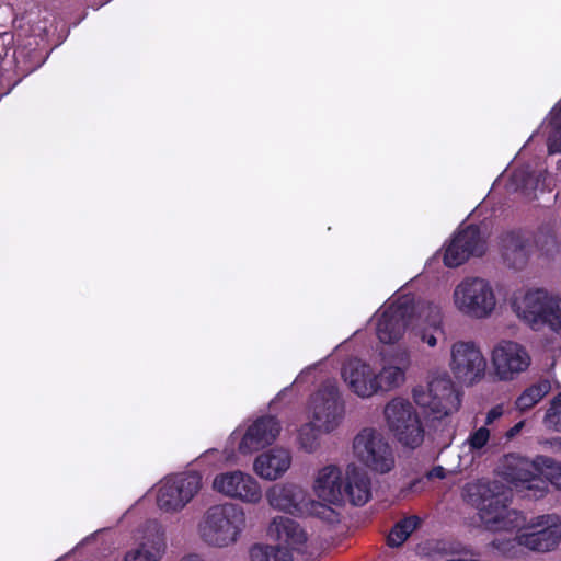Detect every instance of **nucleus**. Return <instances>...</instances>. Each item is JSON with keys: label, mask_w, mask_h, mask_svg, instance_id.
<instances>
[{"label": "nucleus", "mask_w": 561, "mask_h": 561, "mask_svg": "<svg viewBox=\"0 0 561 561\" xmlns=\"http://www.w3.org/2000/svg\"><path fill=\"white\" fill-rule=\"evenodd\" d=\"M461 496L477 508L479 520L485 530L519 534L527 525V516L510 506V495L496 481L468 482L462 488Z\"/></svg>", "instance_id": "1"}, {"label": "nucleus", "mask_w": 561, "mask_h": 561, "mask_svg": "<svg viewBox=\"0 0 561 561\" xmlns=\"http://www.w3.org/2000/svg\"><path fill=\"white\" fill-rule=\"evenodd\" d=\"M410 366L411 358L407 351L385 359L380 368L363 359L351 358L343 364L341 377L352 393L369 399L403 386Z\"/></svg>", "instance_id": "2"}, {"label": "nucleus", "mask_w": 561, "mask_h": 561, "mask_svg": "<svg viewBox=\"0 0 561 561\" xmlns=\"http://www.w3.org/2000/svg\"><path fill=\"white\" fill-rule=\"evenodd\" d=\"M247 528V514L233 502L207 507L196 524V536L208 548L226 549L237 545Z\"/></svg>", "instance_id": "3"}, {"label": "nucleus", "mask_w": 561, "mask_h": 561, "mask_svg": "<svg viewBox=\"0 0 561 561\" xmlns=\"http://www.w3.org/2000/svg\"><path fill=\"white\" fill-rule=\"evenodd\" d=\"M561 543V515L541 514L527 518L526 527L514 538L493 540L492 546L501 553L513 556L517 546L535 552H550Z\"/></svg>", "instance_id": "4"}, {"label": "nucleus", "mask_w": 561, "mask_h": 561, "mask_svg": "<svg viewBox=\"0 0 561 561\" xmlns=\"http://www.w3.org/2000/svg\"><path fill=\"white\" fill-rule=\"evenodd\" d=\"M266 501L276 510L295 516H313L333 523L337 520L334 508L318 502L299 484L276 483L267 489Z\"/></svg>", "instance_id": "5"}, {"label": "nucleus", "mask_w": 561, "mask_h": 561, "mask_svg": "<svg viewBox=\"0 0 561 561\" xmlns=\"http://www.w3.org/2000/svg\"><path fill=\"white\" fill-rule=\"evenodd\" d=\"M453 305L462 316L476 320L490 318L497 309L494 285L486 278L468 276L453 291Z\"/></svg>", "instance_id": "6"}, {"label": "nucleus", "mask_w": 561, "mask_h": 561, "mask_svg": "<svg viewBox=\"0 0 561 561\" xmlns=\"http://www.w3.org/2000/svg\"><path fill=\"white\" fill-rule=\"evenodd\" d=\"M387 428L403 447L415 449L424 440L425 430L414 405L397 397L383 408Z\"/></svg>", "instance_id": "7"}, {"label": "nucleus", "mask_w": 561, "mask_h": 561, "mask_svg": "<svg viewBox=\"0 0 561 561\" xmlns=\"http://www.w3.org/2000/svg\"><path fill=\"white\" fill-rule=\"evenodd\" d=\"M447 365L454 379L465 387H473L486 376L488 360L471 340H456L449 345Z\"/></svg>", "instance_id": "8"}, {"label": "nucleus", "mask_w": 561, "mask_h": 561, "mask_svg": "<svg viewBox=\"0 0 561 561\" xmlns=\"http://www.w3.org/2000/svg\"><path fill=\"white\" fill-rule=\"evenodd\" d=\"M413 398L435 420L450 415L460 407L454 382L447 373L432 376L425 388L414 389Z\"/></svg>", "instance_id": "9"}, {"label": "nucleus", "mask_w": 561, "mask_h": 561, "mask_svg": "<svg viewBox=\"0 0 561 561\" xmlns=\"http://www.w3.org/2000/svg\"><path fill=\"white\" fill-rule=\"evenodd\" d=\"M353 455L366 468L387 473L394 468V453L385 435L373 427L363 428L353 439Z\"/></svg>", "instance_id": "10"}, {"label": "nucleus", "mask_w": 561, "mask_h": 561, "mask_svg": "<svg viewBox=\"0 0 561 561\" xmlns=\"http://www.w3.org/2000/svg\"><path fill=\"white\" fill-rule=\"evenodd\" d=\"M309 417L322 433L336 430L344 417V404L335 381L321 385L309 402Z\"/></svg>", "instance_id": "11"}, {"label": "nucleus", "mask_w": 561, "mask_h": 561, "mask_svg": "<svg viewBox=\"0 0 561 561\" xmlns=\"http://www.w3.org/2000/svg\"><path fill=\"white\" fill-rule=\"evenodd\" d=\"M490 362L494 377L499 381H513L531 366V355L523 344L502 340L490 352Z\"/></svg>", "instance_id": "12"}, {"label": "nucleus", "mask_w": 561, "mask_h": 561, "mask_svg": "<svg viewBox=\"0 0 561 561\" xmlns=\"http://www.w3.org/2000/svg\"><path fill=\"white\" fill-rule=\"evenodd\" d=\"M201 486L202 477L197 472L167 478L157 486V505L167 513L180 512L194 499Z\"/></svg>", "instance_id": "13"}, {"label": "nucleus", "mask_w": 561, "mask_h": 561, "mask_svg": "<svg viewBox=\"0 0 561 561\" xmlns=\"http://www.w3.org/2000/svg\"><path fill=\"white\" fill-rule=\"evenodd\" d=\"M211 490L230 500L256 505L263 499V490L257 479L240 469L218 472L211 481Z\"/></svg>", "instance_id": "14"}, {"label": "nucleus", "mask_w": 561, "mask_h": 561, "mask_svg": "<svg viewBox=\"0 0 561 561\" xmlns=\"http://www.w3.org/2000/svg\"><path fill=\"white\" fill-rule=\"evenodd\" d=\"M557 295L542 288L520 289L514 293L511 307L516 317L535 331L543 328Z\"/></svg>", "instance_id": "15"}, {"label": "nucleus", "mask_w": 561, "mask_h": 561, "mask_svg": "<svg viewBox=\"0 0 561 561\" xmlns=\"http://www.w3.org/2000/svg\"><path fill=\"white\" fill-rule=\"evenodd\" d=\"M540 458L546 456L538 455L530 460L518 454L505 455L499 467L500 474L517 490L536 489L542 494L543 488L539 484H543L540 480L543 466L540 463Z\"/></svg>", "instance_id": "16"}, {"label": "nucleus", "mask_w": 561, "mask_h": 561, "mask_svg": "<svg viewBox=\"0 0 561 561\" xmlns=\"http://www.w3.org/2000/svg\"><path fill=\"white\" fill-rule=\"evenodd\" d=\"M136 546L127 551L124 561H162L168 550L164 526L157 519H149L138 526L135 533Z\"/></svg>", "instance_id": "17"}, {"label": "nucleus", "mask_w": 561, "mask_h": 561, "mask_svg": "<svg viewBox=\"0 0 561 561\" xmlns=\"http://www.w3.org/2000/svg\"><path fill=\"white\" fill-rule=\"evenodd\" d=\"M488 248L486 238L478 227L468 226L458 230L446 244L444 263L448 267H457L471 256H481Z\"/></svg>", "instance_id": "18"}, {"label": "nucleus", "mask_w": 561, "mask_h": 561, "mask_svg": "<svg viewBox=\"0 0 561 561\" xmlns=\"http://www.w3.org/2000/svg\"><path fill=\"white\" fill-rule=\"evenodd\" d=\"M410 310L409 300L404 299L383 306L376 312V335L381 343L393 344L401 340L410 323Z\"/></svg>", "instance_id": "19"}, {"label": "nucleus", "mask_w": 561, "mask_h": 561, "mask_svg": "<svg viewBox=\"0 0 561 561\" xmlns=\"http://www.w3.org/2000/svg\"><path fill=\"white\" fill-rule=\"evenodd\" d=\"M345 471L336 465H324L312 476L311 490L318 502L332 508L342 505V491Z\"/></svg>", "instance_id": "20"}, {"label": "nucleus", "mask_w": 561, "mask_h": 561, "mask_svg": "<svg viewBox=\"0 0 561 561\" xmlns=\"http://www.w3.org/2000/svg\"><path fill=\"white\" fill-rule=\"evenodd\" d=\"M280 433V424L273 416L255 420L248 426L240 443L239 451L249 455L272 445Z\"/></svg>", "instance_id": "21"}, {"label": "nucleus", "mask_w": 561, "mask_h": 561, "mask_svg": "<svg viewBox=\"0 0 561 561\" xmlns=\"http://www.w3.org/2000/svg\"><path fill=\"white\" fill-rule=\"evenodd\" d=\"M293 465V454L285 447H273L257 455L253 461L254 473L266 481L284 477Z\"/></svg>", "instance_id": "22"}, {"label": "nucleus", "mask_w": 561, "mask_h": 561, "mask_svg": "<svg viewBox=\"0 0 561 561\" xmlns=\"http://www.w3.org/2000/svg\"><path fill=\"white\" fill-rule=\"evenodd\" d=\"M267 536L282 548L300 551L308 541V534L296 520L285 517H274L268 527Z\"/></svg>", "instance_id": "23"}, {"label": "nucleus", "mask_w": 561, "mask_h": 561, "mask_svg": "<svg viewBox=\"0 0 561 561\" xmlns=\"http://www.w3.org/2000/svg\"><path fill=\"white\" fill-rule=\"evenodd\" d=\"M370 495V479L367 473L355 465H348L345 469L342 504L348 500L353 505L362 506L369 501Z\"/></svg>", "instance_id": "24"}, {"label": "nucleus", "mask_w": 561, "mask_h": 561, "mask_svg": "<svg viewBox=\"0 0 561 561\" xmlns=\"http://www.w3.org/2000/svg\"><path fill=\"white\" fill-rule=\"evenodd\" d=\"M500 249L504 260L513 267L520 268L527 262L529 248L526 239L518 232H506L500 239Z\"/></svg>", "instance_id": "25"}, {"label": "nucleus", "mask_w": 561, "mask_h": 561, "mask_svg": "<svg viewBox=\"0 0 561 561\" xmlns=\"http://www.w3.org/2000/svg\"><path fill=\"white\" fill-rule=\"evenodd\" d=\"M546 173L533 171L529 167H523L514 171L511 178L510 190L520 191L529 201L537 198V190L543 185Z\"/></svg>", "instance_id": "26"}, {"label": "nucleus", "mask_w": 561, "mask_h": 561, "mask_svg": "<svg viewBox=\"0 0 561 561\" xmlns=\"http://www.w3.org/2000/svg\"><path fill=\"white\" fill-rule=\"evenodd\" d=\"M409 324L432 325L442 324V311L438 305L431 301H419L415 306L410 305Z\"/></svg>", "instance_id": "27"}, {"label": "nucleus", "mask_w": 561, "mask_h": 561, "mask_svg": "<svg viewBox=\"0 0 561 561\" xmlns=\"http://www.w3.org/2000/svg\"><path fill=\"white\" fill-rule=\"evenodd\" d=\"M551 390L549 380H540L527 387L515 400L518 411L525 412L538 404Z\"/></svg>", "instance_id": "28"}, {"label": "nucleus", "mask_w": 561, "mask_h": 561, "mask_svg": "<svg viewBox=\"0 0 561 561\" xmlns=\"http://www.w3.org/2000/svg\"><path fill=\"white\" fill-rule=\"evenodd\" d=\"M550 131L547 145L550 154L561 153V100L550 111L548 116Z\"/></svg>", "instance_id": "29"}, {"label": "nucleus", "mask_w": 561, "mask_h": 561, "mask_svg": "<svg viewBox=\"0 0 561 561\" xmlns=\"http://www.w3.org/2000/svg\"><path fill=\"white\" fill-rule=\"evenodd\" d=\"M420 519L409 516L398 522L390 530L387 541L390 547H400L409 536L417 528Z\"/></svg>", "instance_id": "30"}, {"label": "nucleus", "mask_w": 561, "mask_h": 561, "mask_svg": "<svg viewBox=\"0 0 561 561\" xmlns=\"http://www.w3.org/2000/svg\"><path fill=\"white\" fill-rule=\"evenodd\" d=\"M536 248L546 255L558 252L559 242L553 226L547 224L538 228L534 237Z\"/></svg>", "instance_id": "31"}, {"label": "nucleus", "mask_w": 561, "mask_h": 561, "mask_svg": "<svg viewBox=\"0 0 561 561\" xmlns=\"http://www.w3.org/2000/svg\"><path fill=\"white\" fill-rule=\"evenodd\" d=\"M250 556L251 561H293L291 553L279 546L256 545Z\"/></svg>", "instance_id": "32"}, {"label": "nucleus", "mask_w": 561, "mask_h": 561, "mask_svg": "<svg viewBox=\"0 0 561 561\" xmlns=\"http://www.w3.org/2000/svg\"><path fill=\"white\" fill-rule=\"evenodd\" d=\"M319 433L322 432L317 428L313 421L304 424L297 436L299 448L308 454L314 453L320 446Z\"/></svg>", "instance_id": "33"}, {"label": "nucleus", "mask_w": 561, "mask_h": 561, "mask_svg": "<svg viewBox=\"0 0 561 561\" xmlns=\"http://www.w3.org/2000/svg\"><path fill=\"white\" fill-rule=\"evenodd\" d=\"M414 335L430 348L437 346L439 339L445 336V329L442 324L413 325Z\"/></svg>", "instance_id": "34"}, {"label": "nucleus", "mask_w": 561, "mask_h": 561, "mask_svg": "<svg viewBox=\"0 0 561 561\" xmlns=\"http://www.w3.org/2000/svg\"><path fill=\"white\" fill-rule=\"evenodd\" d=\"M490 430L486 426H481L469 434L463 446L467 447L473 456H481L490 440Z\"/></svg>", "instance_id": "35"}, {"label": "nucleus", "mask_w": 561, "mask_h": 561, "mask_svg": "<svg viewBox=\"0 0 561 561\" xmlns=\"http://www.w3.org/2000/svg\"><path fill=\"white\" fill-rule=\"evenodd\" d=\"M542 423L546 428L561 433V392L550 401Z\"/></svg>", "instance_id": "36"}, {"label": "nucleus", "mask_w": 561, "mask_h": 561, "mask_svg": "<svg viewBox=\"0 0 561 561\" xmlns=\"http://www.w3.org/2000/svg\"><path fill=\"white\" fill-rule=\"evenodd\" d=\"M539 460L541 466H543L541 476H545L552 485L561 490V462L548 456Z\"/></svg>", "instance_id": "37"}, {"label": "nucleus", "mask_w": 561, "mask_h": 561, "mask_svg": "<svg viewBox=\"0 0 561 561\" xmlns=\"http://www.w3.org/2000/svg\"><path fill=\"white\" fill-rule=\"evenodd\" d=\"M545 327L553 333L561 335V298L558 296L549 310L547 319L543 321Z\"/></svg>", "instance_id": "38"}, {"label": "nucleus", "mask_w": 561, "mask_h": 561, "mask_svg": "<svg viewBox=\"0 0 561 561\" xmlns=\"http://www.w3.org/2000/svg\"><path fill=\"white\" fill-rule=\"evenodd\" d=\"M505 412L504 404L500 403L491 408L485 416L484 426L492 425L496 420L503 416Z\"/></svg>", "instance_id": "39"}, {"label": "nucleus", "mask_w": 561, "mask_h": 561, "mask_svg": "<svg viewBox=\"0 0 561 561\" xmlns=\"http://www.w3.org/2000/svg\"><path fill=\"white\" fill-rule=\"evenodd\" d=\"M524 425H525V421H519L518 423H516L513 427H511L505 433V437L507 439H512L513 437H515L523 430Z\"/></svg>", "instance_id": "40"}, {"label": "nucleus", "mask_w": 561, "mask_h": 561, "mask_svg": "<svg viewBox=\"0 0 561 561\" xmlns=\"http://www.w3.org/2000/svg\"><path fill=\"white\" fill-rule=\"evenodd\" d=\"M178 561H206V559L197 552H188L183 554Z\"/></svg>", "instance_id": "41"}, {"label": "nucleus", "mask_w": 561, "mask_h": 561, "mask_svg": "<svg viewBox=\"0 0 561 561\" xmlns=\"http://www.w3.org/2000/svg\"><path fill=\"white\" fill-rule=\"evenodd\" d=\"M446 477V470L443 467H435L428 472V478L444 479Z\"/></svg>", "instance_id": "42"}, {"label": "nucleus", "mask_w": 561, "mask_h": 561, "mask_svg": "<svg viewBox=\"0 0 561 561\" xmlns=\"http://www.w3.org/2000/svg\"><path fill=\"white\" fill-rule=\"evenodd\" d=\"M549 444L552 446L554 450L561 451V437L554 438L553 440L549 442Z\"/></svg>", "instance_id": "43"}]
</instances>
